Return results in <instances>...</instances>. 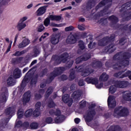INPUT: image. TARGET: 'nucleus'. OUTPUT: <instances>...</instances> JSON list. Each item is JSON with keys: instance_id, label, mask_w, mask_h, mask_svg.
<instances>
[{"instance_id": "obj_30", "label": "nucleus", "mask_w": 131, "mask_h": 131, "mask_svg": "<svg viewBox=\"0 0 131 131\" xmlns=\"http://www.w3.org/2000/svg\"><path fill=\"white\" fill-rule=\"evenodd\" d=\"M97 0H89L86 4V10H91L93 8V5H95Z\"/></svg>"}, {"instance_id": "obj_25", "label": "nucleus", "mask_w": 131, "mask_h": 131, "mask_svg": "<svg viewBox=\"0 0 131 131\" xmlns=\"http://www.w3.org/2000/svg\"><path fill=\"white\" fill-rule=\"evenodd\" d=\"M13 76L14 78L17 79L20 78L22 76V73L21 70L18 68H15L13 71Z\"/></svg>"}, {"instance_id": "obj_40", "label": "nucleus", "mask_w": 131, "mask_h": 131, "mask_svg": "<svg viewBox=\"0 0 131 131\" xmlns=\"http://www.w3.org/2000/svg\"><path fill=\"white\" fill-rule=\"evenodd\" d=\"M128 77L129 79L131 80V71H127L124 74H122V76L120 77V78H124V77Z\"/></svg>"}, {"instance_id": "obj_32", "label": "nucleus", "mask_w": 131, "mask_h": 131, "mask_svg": "<svg viewBox=\"0 0 131 131\" xmlns=\"http://www.w3.org/2000/svg\"><path fill=\"white\" fill-rule=\"evenodd\" d=\"M109 79V75L106 74V73H103L99 77V80L100 81H107Z\"/></svg>"}, {"instance_id": "obj_19", "label": "nucleus", "mask_w": 131, "mask_h": 131, "mask_svg": "<svg viewBox=\"0 0 131 131\" xmlns=\"http://www.w3.org/2000/svg\"><path fill=\"white\" fill-rule=\"evenodd\" d=\"M110 7H111V4L106 5L103 9V10H101L100 12H98L97 13V16L98 17H103V16H105V15H107V14H108L107 12H108V9H109Z\"/></svg>"}, {"instance_id": "obj_24", "label": "nucleus", "mask_w": 131, "mask_h": 131, "mask_svg": "<svg viewBox=\"0 0 131 131\" xmlns=\"http://www.w3.org/2000/svg\"><path fill=\"white\" fill-rule=\"evenodd\" d=\"M72 97L77 102V101H79V98L81 97V92L78 90L74 91L72 94Z\"/></svg>"}, {"instance_id": "obj_61", "label": "nucleus", "mask_w": 131, "mask_h": 131, "mask_svg": "<svg viewBox=\"0 0 131 131\" xmlns=\"http://www.w3.org/2000/svg\"><path fill=\"white\" fill-rule=\"evenodd\" d=\"M50 26H52V27H62V24H57L55 23H51Z\"/></svg>"}, {"instance_id": "obj_38", "label": "nucleus", "mask_w": 131, "mask_h": 131, "mask_svg": "<svg viewBox=\"0 0 131 131\" xmlns=\"http://www.w3.org/2000/svg\"><path fill=\"white\" fill-rule=\"evenodd\" d=\"M7 84L8 85H10V86H12L15 84V83L14 82V78H13V77L12 76H10L8 77L7 80Z\"/></svg>"}, {"instance_id": "obj_53", "label": "nucleus", "mask_w": 131, "mask_h": 131, "mask_svg": "<svg viewBox=\"0 0 131 131\" xmlns=\"http://www.w3.org/2000/svg\"><path fill=\"white\" fill-rule=\"evenodd\" d=\"M106 37L108 43L111 42V41H114L115 39V36L112 35H111L110 37L106 36Z\"/></svg>"}, {"instance_id": "obj_55", "label": "nucleus", "mask_w": 131, "mask_h": 131, "mask_svg": "<svg viewBox=\"0 0 131 131\" xmlns=\"http://www.w3.org/2000/svg\"><path fill=\"white\" fill-rule=\"evenodd\" d=\"M105 67H106V68H111V67H112V66H113V62L112 61H106L105 62Z\"/></svg>"}, {"instance_id": "obj_6", "label": "nucleus", "mask_w": 131, "mask_h": 131, "mask_svg": "<svg viewBox=\"0 0 131 131\" xmlns=\"http://www.w3.org/2000/svg\"><path fill=\"white\" fill-rule=\"evenodd\" d=\"M120 106L115 108L113 114V116L116 118H119V117H125V116H128L129 114L128 109L126 107H123ZM121 109V110H120Z\"/></svg>"}, {"instance_id": "obj_26", "label": "nucleus", "mask_w": 131, "mask_h": 131, "mask_svg": "<svg viewBox=\"0 0 131 131\" xmlns=\"http://www.w3.org/2000/svg\"><path fill=\"white\" fill-rule=\"evenodd\" d=\"M108 43H109L106 37L102 38L98 41L99 47H106Z\"/></svg>"}, {"instance_id": "obj_5", "label": "nucleus", "mask_w": 131, "mask_h": 131, "mask_svg": "<svg viewBox=\"0 0 131 131\" xmlns=\"http://www.w3.org/2000/svg\"><path fill=\"white\" fill-rule=\"evenodd\" d=\"M120 13H123L122 17L125 18V21H129L131 19V2H127L123 4L121 9L120 10Z\"/></svg>"}, {"instance_id": "obj_56", "label": "nucleus", "mask_w": 131, "mask_h": 131, "mask_svg": "<svg viewBox=\"0 0 131 131\" xmlns=\"http://www.w3.org/2000/svg\"><path fill=\"white\" fill-rule=\"evenodd\" d=\"M122 26H120L119 28L118 29H122V30H125V31H126L127 29H128V25H125V26H123V25H121Z\"/></svg>"}, {"instance_id": "obj_59", "label": "nucleus", "mask_w": 131, "mask_h": 131, "mask_svg": "<svg viewBox=\"0 0 131 131\" xmlns=\"http://www.w3.org/2000/svg\"><path fill=\"white\" fill-rule=\"evenodd\" d=\"M122 58H120L119 57V54H116L113 56V60L115 61H120Z\"/></svg>"}, {"instance_id": "obj_60", "label": "nucleus", "mask_w": 131, "mask_h": 131, "mask_svg": "<svg viewBox=\"0 0 131 131\" xmlns=\"http://www.w3.org/2000/svg\"><path fill=\"white\" fill-rule=\"evenodd\" d=\"M61 114V111L59 109H57L56 111L54 112V115H55V116H57V117L58 116H60L61 115H62Z\"/></svg>"}, {"instance_id": "obj_63", "label": "nucleus", "mask_w": 131, "mask_h": 131, "mask_svg": "<svg viewBox=\"0 0 131 131\" xmlns=\"http://www.w3.org/2000/svg\"><path fill=\"white\" fill-rule=\"evenodd\" d=\"M78 84L79 86H83L84 85V81L82 79H80L78 82Z\"/></svg>"}, {"instance_id": "obj_29", "label": "nucleus", "mask_w": 131, "mask_h": 131, "mask_svg": "<svg viewBox=\"0 0 131 131\" xmlns=\"http://www.w3.org/2000/svg\"><path fill=\"white\" fill-rule=\"evenodd\" d=\"M65 120V116L61 115L55 118L54 121L55 123H62Z\"/></svg>"}, {"instance_id": "obj_62", "label": "nucleus", "mask_w": 131, "mask_h": 131, "mask_svg": "<svg viewBox=\"0 0 131 131\" xmlns=\"http://www.w3.org/2000/svg\"><path fill=\"white\" fill-rule=\"evenodd\" d=\"M34 99L35 100H40L41 99V95L40 94L36 93L34 95Z\"/></svg>"}, {"instance_id": "obj_34", "label": "nucleus", "mask_w": 131, "mask_h": 131, "mask_svg": "<svg viewBox=\"0 0 131 131\" xmlns=\"http://www.w3.org/2000/svg\"><path fill=\"white\" fill-rule=\"evenodd\" d=\"M49 18L51 21H60L62 19V16L60 15H49Z\"/></svg>"}, {"instance_id": "obj_16", "label": "nucleus", "mask_w": 131, "mask_h": 131, "mask_svg": "<svg viewBox=\"0 0 131 131\" xmlns=\"http://www.w3.org/2000/svg\"><path fill=\"white\" fill-rule=\"evenodd\" d=\"M84 81L88 84H94L95 85H97V84L99 83V80L98 78L96 77L94 78L93 77H87L85 78Z\"/></svg>"}, {"instance_id": "obj_11", "label": "nucleus", "mask_w": 131, "mask_h": 131, "mask_svg": "<svg viewBox=\"0 0 131 131\" xmlns=\"http://www.w3.org/2000/svg\"><path fill=\"white\" fill-rule=\"evenodd\" d=\"M59 75H60V74L56 70V69H55L54 70L50 73L48 79L46 80L45 83L46 84H50V83H51V82H52V81L55 79V78L57 77V76H59Z\"/></svg>"}, {"instance_id": "obj_41", "label": "nucleus", "mask_w": 131, "mask_h": 131, "mask_svg": "<svg viewBox=\"0 0 131 131\" xmlns=\"http://www.w3.org/2000/svg\"><path fill=\"white\" fill-rule=\"evenodd\" d=\"M48 70L47 68L42 70L39 74V77H43V76H46V75H47V74L48 73Z\"/></svg>"}, {"instance_id": "obj_22", "label": "nucleus", "mask_w": 131, "mask_h": 131, "mask_svg": "<svg viewBox=\"0 0 131 131\" xmlns=\"http://www.w3.org/2000/svg\"><path fill=\"white\" fill-rule=\"evenodd\" d=\"M9 96V91L8 90L2 93L1 95L2 98L0 99V103H6L8 100V97Z\"/></svg>"}, {"instance_id": "obj_14", "label": "nucleus", "mask_w": 131, "mask_h": 131, "mask_svg": "<svg viewBox=\"0 0 131 131\" xmlns=\"http://www.w3.org/2000/svg\"><path fill=\"white\" fill-rule=\"evenodd\" d=\"M77 35H70L68 36L66 39V43L67 45H73L77 41Z\"/></svg>"}, {"instance_id": "obj_35", "label": "nucleus", "mask_w": 131, "mask_h": 131, "mask_svg": "<svg viewBox=\"0 0 131 131\" xmlns=\"http://www.w3.org/2000/svg\"><path fill=\"white\" fill-rule=\"evenodd\" d=\"M113 48H114V45L110 44L105 47V51L109 52L110 54H112L115 51V49H113Z\"/></svg>"}, {"instance_id": "obj_2", "label": "nucleus", "mask_w": 131, "mask_h": 131, "mask_svg": "<svg viewBox=\"0 0 131 131\" xmlns=\"http://www.w3.org/2000/svg\"><path fill=\"white\" fill-rule=\"evenodd\" d=\"M38 78V75H36L34 77L31 76V75H28V73H27L24 78H23L21 83L20 84V86L18 88V91L20 93L21 92H23V90L25 89V86H26L27 83L29 82V80L31 81L30 82V83L31 85H32V84H36L37 82V79Z\"/></svg>"}, {"instance_id": "obj_9", "label": "nucleus", "mask_w": 131, "mask_h": 131, "mask_svg": "<svg viewBox=\"0 0 131 131\" xmlns=\"http://www.w3.org/2000/svg\"><path fill=\"white\" fill-rule=\"evenodd\" d=\"M73 63H74V60L70 59L68 61H67L66 66L64 67H59L56 68L55 69L58 71V73L61 75L62 73L65 70H68V69H70L71 67H72V65H73Z\"/></svg>"}, {"instance_id": "obj_10", "label": "nucleus", "mask_w": 131, "mask_h": 131, "mask_svg": "<svg viewBox=\"0 0 131 131\" xmlns=\"http://www.w3.org/2000/svg\"><path fill=\"white\" fill-rule=\"evenodd\" d=\"M5 114L7 116H8V118H6L5 120L6 124H8L10 121V119L12 118V117L15 115V109H14V107L9 106L5 110Z\"/></svg>"}, {"instance_id": "obj_21", "label": "nucleus", "mask_w": 131, "mask_h": 131, "mask_svg": "<svg viewBox=\"0 0 131 131\" xmlns=\"http://www.w3.org/2000/svg\"><path fill=\"white\" fill-rule=\"evenodd\" d=\"M48 8V5H45L44 6H41L39 8L36 12V16H42L43 14L47 12V8Z\"/></svg>"}, {"instance_id": "obj_39", "label": "nucleus", "mask_w": 131, "mask_h": 131, "mask_svg": "<svg viewBox=\"0 0 131 131\" xmlns=\"http://www.w3.org/2000/svg\"><path fill=\"white\" fill-rule=\"evenodd\" d=\"M33 110L32 108L29 109L25 113V117H27V118H28V117H30L31 115H33Z\"/></svg>"}, {"instance_id": "obj_54", "label": "nucleus", "mask_w": 131, "mask_h": 131, "mask_svg": "<svg viewBox=\"0 0 131 131\" xmlns=\"http://www.w3.org/2000/svg\"><path fill=\"white\" fill-rule=\"evenodd\" d=\"M45 122L48 123V124H51V123H53V118L49 117L46 118L45 120Z\"/></svg>"}, {"instance_id": "obj_4", "label": "nucleus", "mask_w": 131, "mask_h": 131, "mask_svg": "<svg viewBox=\"0 0 131 131\" xmlns=\"http://www.w3.org/2000/svg\"><path fill=\"white\" fill-rule=\"evenodd\" d=\"M96 107V104L92 103L89 106V110H87L85 115L84 116V120L88 125H90V122L94 120L95 116H96V111L93 109Z\"/></svg>"}, {"instance_id": "obj_27", "label": "nucleus", "mask_w": 131, "mask_h": 131, "mask_svg": "<svg viewBox=\"0 0 131 131\" xmlns=\"http://www.w3.org/2000/svg\"><path fill=\"white\" fill-rule=\"evenodd\" d=\"M60 36L59 34H56L54 36L52 37L51 39V42L52 45H57L60 40Z\"/></svg>"}, {"instance_id": "obj_50", "label": "nucleus", "mask_w": 131, "mask_h": 131, "mask_svg": "<svg viewBox=\"0 0 131 131\" xmlns=\"http://www.w3.org/2000/svg\"><path fill=\"white\" fill-rule=\"evenodd\" d=\"M78 46L80 50H81L82 51H83V50L85 49V46L84 45V42L82 40L79 41Z\"/></svg>"}, {"instance_id": "obj_64", "label": "nucleus", "mask_w": 131, "mask_h": 131, "mask_svg": "<svg viewBox=\"0 0 131 131\" xmlns=\"http://www.w3.org/2000/svg\"><path fill=\"white\" fill-rule=\"evenodd\" d=\"M23 43H24L25 46L26 47L27 46H28L29 44L30 41L28 39H25L23 40Z\"/></svg>"}, {"instance_id": "obj_46", "label": "nucleus", "mask_w": 131, "mask_h": 131, "mask_svg": "<svg viewBox=\"0 0 131 131\" xmlns=\"http://www.w3.org/2000/svg\"><path fill=\"white\" fill-rule=\"evenodd\" d=\"M24 116V111L23 110L19 109L17 111V118L18 119H21Z\"/></svg>"}, {"instance_id": "obj_13", "label": "nucleus", "mask_w": 131, "mask_h": 131, "mask_svg": "<svg viewBox=\"0 0 131 131\" xmlns=\"http://www.w3.org/2000/svg\"><path fill=\"white\" fill-rule=\"evenodd\" d=\"M91 55L89 53H85L82 56H79L77 57L76 60V64H79V63H81L83 61H88L89 59H90Z\"/></svg>"}, {"instance_id": "obj_18", "label": "nucleus", "mask_w": 131, "mask_h": 131, "mask_svg": "<svg viewBox=\"0 0 131 131\" xmlns=\"http://www.w3.org/2000/svg\"><path fill=\"white\" fill-rule=\"evenodd\" d=\"M30 99H31V92L30 90H28L23 95V103L24 104H27V103H29Z\"/></svg>"}, {"instance_id": "obj_47", "label": "nucleus", "mask_w": 131, "mask_h": 131, "mask_svg": "<svg viewBox=\"0 0 131 131\" xmlns=\"http://www.w3.org/2000/svg\"><path fill=\"white\" fill-rule=\"evenodd\" d=\"M43 25L46 27H48L49 25H51V18L50 16L47 17L43 21Z\"/></svg>"}, {"instance_id": "obj_3", "label": "nucleus", "mask_w": 131, "mask_h": 131, "mask_svg": "<svg viewBox=\"0 0 131 131\" xmlns=\"http://www.w3.org/2000/svg\"><path fill=\"white\" fill-rule=\"evenodd\" d=\"M69 57V54L67 52H64L61 54L60 55H53L51 58V62H53V66H57L60 65L61 63H66Z\"/></svg>"}, {"instance_id": "obj_45", "label": "nucleus", "mask_w": 131, "mask_h": 131, "mask_svg": "<svg viewBox=\"0 0 131 131\" xmlns=\"http://www.w3.org/2000/svg\"><path fill=\"white\" fill-rule=\"evenodd\" d=\"M33 57L35 58L40 54V50H39V49L35 47L33 49Z\"/></svg>"}, {"instance_id": "obj_36", "label": "nucleus", "mask_w": 131, "mask_h": 131, "mask_svg": "<svg viewBox=\"0 0 131 131\" xmlns=\"http://www.w3.org/2000/svg\"><path fill=\"white\" fill-rule=\"evenodd\" d=\"M27 53V49H25L22 50L21 51H16L14 53L12 56H14L15 57H19L20 56H22V55H24V54H26Z\"/></svg>"}, {"instance_id": "obj_17", "label": "nucleus", "mask_w": 131, "mask_h": 131, "mask_svg": "<svg viewBox=\"0 0 131 131\" xmlns=\"http://www.w3.org/2000/svg\"><path fill=\"white\" fill-rule=\"evenodd\" d=\"M116 101L113 100V96H110L107 99V106L110 109H114L116 107Z\"/></svg>"}, {"instance_id": "obj_51", "label": "nucleus", "mask_w": 131, "mask_h": 131, "mask_svg": "<svg viewBox=\"0 0 131 131\" xmlns=\"http://www.w3.org/2000/svg\"><path fill=\"white\" fill-rule=\"evenodd\" d=\"M123 72H124V71H121V72H119L118 73H115L114 74V77H116V78H121L120 77H121V76H122V73H123Z\"/></svg>"}, {"instance_id": "obj_42", "label": "nucleus", "mask_w": 131, "mask_h": 131, "mask_svg": "<svg viewBox=\"0 0 131 131\" xmlns=\"http://www.w3.org/2000/svg\"><path fill=\"white\" fill-rule=\"evenodd\" d=\"M89 40L90 41L89 44L88 45V48L90 49V50H93V49H94V47H93V38L90 37L89 39H86V42H89Z\"/></svg>"}, {"instance_id": "obj_23", "label": "nucleus", "mask_w": 131, "mask_h": 131, "mask_svg": "<svg viewBox=\"0 0 131 131\" xmlns=\"http://www.w3.org/2000/svg\"><path fill=\"white\" fill-rule=\"evenodd\" d=\"M108 3H112V0H102L95 7V10L97 12L100 8L106 6Z\"/></svg>"}, {"instance_id": "obj_7", "label": "nucleus", "mask_w": 131, "mask_h": 131, "mask_svg": "<svg viewBox=\"0 0 131 131\" xmlns=\"http://www.w3.org/2000/svg\"><path fill=\"white\" fill-rule=\"evenodd\" d=\"M75 69H77L78 72H81V76L84 77L89 76V75L92 74V73H94V71H95L94 69L90 68L83 69L81 66L79 67L76 66Z\"/></svg>"}, {"instance_id": "obj_48", "label": "nucleus", "mask_w": 131, "mask_h": 131, "mask_svg": "<svg viewBox=\"0 0 131 131\" xmlns=\"http://www.w3.org/2000/svg\"><path fill=\"white\" fill-rule=\"evenodd\" d=\"M22 60H23V57H15L12 59L11 61L13 64H15V63L22 61Z\"/></svg>"}, {"instance_id": "obj_58", "label": "nucleus", "mask_w": 131, "mask_h": 131, "mask_svg": "<svg viewBox=\"0 0 131 131\" xmlns=\"http://www.w3.org/2000/svg\"><path fill=\"white\" fill-rule=\"evenodd\" d=\"M75 28L73 26H70L68 27H66L64 29L65 31L68 32V31H72L73 30H74Z\"/></svg>"}, {"instance_id": "obj_8", "label": "nucleus", "mask_w": 131, "mask_h": 131, "mask_svg": "<svg viewBox=\"0 0 131 131\" xmlns=\"http://www.w3.org/2000/svg\"><path fill=\"white\" fill-rule=\"evenodd\" d=\"M108 20L111 22V27H113L114 29H118L122 25L117 24L119 21L118 17L115 15H111L108 17Z\"/></svg>"}, {"instance_id": "obj_52", "label": "nucleus", "mask_w": 131, "mask_h": 131, "mask_svg": "<svg viewBox=\"0 0 131 131\" xmlns=\"http://www.w3.org/2000/svg\"><path fill=\"white\" fill-rule=\"evenodd\" d=\"M109 92L111 94H114L116 92V88L113 85H111L109 89Z\"/></svg>"}, {"instance_id": "obj_31", "label": "nucleus", "mask_w": 131, "mask_h": 131, "mask_svg": "<svg viewBox=\"0 0 131 131\" xmlns=\"http://www.w3.org/2000/svg\"><path fill=\"white\" fill-rule=\"evenodd\" d=\"M106 131H121V127L119 125H111Z\"/></svg>"}, {"instance_id": "obj_1", "label": "nucleus", "mask_w": 131, "mask_h": 131, "mask_svg": "<svg viewBox=\"0 0 131 131\" xmlns=\"http://www.w3.org/2000/svg\"><path fill=\"white\" fill-rule=\"evenodd\" d=\"M122 58L117 62L115 64L113 63L112 68L115 70H119L121 67H126L129 65V58L131 57V54L129 52H124L121 55Z\"/></svg>"}, {"instance_id": "obj_49", "label": "nucleus", "mask_w": 131, "mask_h": 131, "mask_svg": "<svg viewBox=\"0 0 131 131\" xmlns=\"http://www.w3.org/2000/svg\"><path fill=\"white\" fill-rule=\"evenodd\" d=\"M30 127H31V129H37L38 128V123L36 122H32L30 124Z\"/></svg>"}, {"instance_id": "obj_12", "label": "nucleus", "mask_w": 131, "mask_h": 131, "mask_svg": "<svg viewBox=\"0 0 131 131\" xmlns=\"http://www.w3.org/2000/svg\"><path fill=\"white\" fill-rule=\"evenodd\" d=\"M115 86L119 89H125L128 86V82L127 81L116 80L115 81Z\"/></svg>"}, {"instance_id": "obj_33", "label": "nucleus", "mask_w": 131, "mask_h": 131, "mask_svg": "<svg viewBox=\"0 0 131 131\" xmlns=\"http://www.w3.org/2000/svg\"><path fill=\"white\" fill-rule=\"evenodd\" d=\"M53 92H54V88L53 86H49L45 93V98L47 99V98H49V97L53 94Z\"/></svg>"}, {"instance_id": "obj_28", "label": "nucleus", "mask_w": 131, "mask_h": 131, "mask_svg": "<svg viewBox=\"0 0 131 131\" xmlns=\"http://www.w3.org/2000/svg\"><path fill=\"white\" fill-rule=\"evenodd\" d=\"M123 98L125 101H127L128 102L131 101V92L126 91L123 96Z\"/></svg>"}, {"instance_id": "obj_43", "label": "nucleus", "mask_w": 131, "mask_h": 131, "mask_svg": "<svg viewBox=\"0 0 131 131\" xmlns=\"http://www.w3.org/2000/svg\"><path fill=\"white\" fill-rule=\"evenodd\" d=\"M76 77V76L75 75V72L72 71L69 76V80L72 81V80H74V79H75Z\"/></svg>"}, {"instance_id": "obj_20", "label": "nucleus", "mask_w": 131, "mask_h": 131, "mask_svg": "<svg viewBox=\"0 0 131 131\" xmlns=\"http://www.w3.org/2000/svg\"><path fill=\"white\" fill-rule=\"evenodd\" d=\"M41 107V102H37L35 104V110L34 111L33 114L34 117H38L39 116V110Z\"/></svg>"}, {"instance_id": "obj_57", "label": "nucleus", "mask_w": 131, "mask_h": 131, "mask_svg": "<svg viewBox=\"0 0 131 131\" xmlns=\"http://www.w3.org/2000/svg\"><path fill=\"white\" fill-rule=\"evenodd\" d=\"M45 29H46V28L43 26V25L40 24L38 28L37 31L38 32H42Z\"/></svg>"}, {"instance_id": "obj_44", "label": "nucleus", "mask_w": 131, "mask_h": 131, "mask_svg": "<svg viewBox=\"0 0 131 131\" xmlns=\"http://www.w3.org/2000/svg\"><path fill=\"white\" fill-rule=\"evenodd\" d=\"M55 106L56 105L53 99L49 98L48 101V107H49V108H54Z\"/></svg>"}, {"instance_id": "obj_37", "label": "nucleus", "mask_w": 131, "mask_h": 131, "mask_svg": "<svg viewBox=\"0 0 131 131\" xmlns=\"http://www.w3.org/2000/svg\"><path fill=\"white\" fill-rule=\"evenodd\" d=\"M26 27V24L24 23L18 22V24L17 26V28L18 31H21L22 29H24Z\"/></svg>"}, {"instance_id": "obj_15", "label": "nucleus", "mask_w": 131, "mask_h": 131, "mask_svg": "<svg viewBox=\"0 0 131 131\" xmlns=\"http://www.w3.org/2000/svg\"><path fill=\"white\" fill-rule=\"evenodd\" d=\"M62 100L63 103L68 104L69 107H71L72 103H73V100L72 98L69 97V95L65 94L62 97Z\"/></svg>"}]
</instances>
